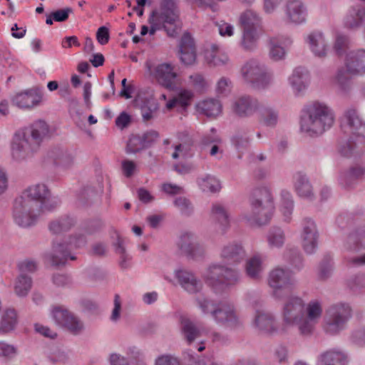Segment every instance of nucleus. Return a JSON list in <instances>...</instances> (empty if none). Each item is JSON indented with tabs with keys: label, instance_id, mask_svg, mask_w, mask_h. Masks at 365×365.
I'll return each mask as SVG.
<instances>
[{
	"label": "nucleus",
	"instance_id": "obj_1",
	"mask_svg": "<svg viewBox=\"0 0 365 365\" xmlns=\"http://www.w3.org/2000/svg\"><path fill=\"white\" fill-rule=\"evenodd\" d=\"M145 76L164 88H173L178 81V73L172 62L154 58L145 62Z\"/></svg>",
	"mask_w": 365,
	"mask_h": 365
},
{
	"label": "nucleus",
	"instance_id": "obj_2",
	"mask_svg": "<svg viewBox=\"0 0 365 365\" xmlns=\"http://www.w3.org/2000/svg\"><path fill=\"white\" fill-rule=\"evenodd\" d=\"M334 123V115L330 108L321 103L314 104L309 114L302 118L301 128L307 133L319 134L330 128Z\"/></svg>",
	"mask_w": 365,
	"mask_h": 365
},
{
	"label": "nucleus",
	"instance_id": "obj_3",
	"mask_svg": "<svg viewBox=\"0 0 365 365\" xmlns=\"http://www.w3.org/2000/svg\"><path fill=\"white\" fill-rule=\"evenodd\" d=\"M36 150L30 138H26L25 134L18 133L14 136L11 148V154L14 160H24Z\"/></svg>",
	"mask_w": 365,
	"mask_h": 365
},
{
	"label": "nucleus",
	"instance_id": "obj_4",
	"mask_svg": "<svg viewBox=\"0 0 365 365\" xmlns=\"http://www.w3.org/2000/svg\"><path fill=\"white\" fill-rule=\"evenodd\" d=\"M51 317L58 325L65 327L73 332H77L83 328V324L80 321L61 307L52 309Z\"/></svg>",
	"mask_w": 365,
	"mask_h": 365
},
{
	"label": "nucleus",
	"instance_id": "obj_5",
	"mask_svg": "<svg viewBox=\"0 0 365 365\" xmlns=\"http://www.w3.org/2000/svg\"><path fill=\"white\" fill-rule=\"evenodd\" d=\"M198 305L204 314L210 313L212 316L219 322H227L235 319L233 312L228 307H222L215 308V307L205 299L198 300Z\"/></svg>",
	"mask_w": 365,
	"mask_h": 365
},
{
	"label": "nucleus",
	"instance_id": "obj_6",
	"mask_svg": "<svg viewBox=\"0 0 365 365\" xmlns=\"http://www.w3.org/2000/svg\"><path fill=\"white\" fill-rule=\"evenodd\" d=\"M37 209L30 205L29 200H20L16 202L14 217L15 222L21 227H28L33 223L34 216L31 212Z\"/></svg>",
	"mask_w": 365,
	"mask_h": 365
},
{
	"label": "nucleus",
	"instance_id": "obj_7",
	"mask_svg": "<svg viewBox=\"0 0 365 365\" xmlns=\"http://www.w3.org/2000/svg\"><path fill=\"white\" fill-rule=\"evenodd\" d=\"M42 95L37 89H29L17 93L13 98V102L22 108H31L40 104Z\"/></svg>",
	"mask_w": 365,
	"mask_h": 365
},
{
	"label": "nucleus",
	"instance_id": "obj_8",
	"mask_svg": "<svg viewBox=\"0 0 365 365\" xmlns=\"http://www.w3.org/2000/svg\"><path fill=\"white\" fill-rule=\"evenodd\" d=\"M178 19V12L175 6L165 7L160 14L153 12L149 19L151 26V33L155 32L158 23H163L165 27L175 24Z\"/></svg>",
	"mask_w": 365,
	"mask_h": 365
},
{
	"label": "nucleus",
	"instance_id": "obj_9",
	"mask_svg": "<svg viewBox=\"0 0 365 365\" xmlns=\"http://www.w3.org/2000/svg\"><path fill=\"white\" fill-rule=\"evenodd\" d=\"M302 244L308 253H312L317 242V230L314 222L312 220L304 222L301 234Z\"/></svg>",
	"mask_w": 365,
	"mask_h": 365
},
{
	"label": "nucleus",
	"instance_id": "obj_10",
	"mask_svg": "<svg viewBox=\"0 0 365 365\" xmlns=\"http://www.w3.org/2000/svg\"><path fill=\"white\" fill-rule=\"evenodd\" d=\"M48 196V190L44 184H36L31 186L26 191V198L30 205L36 208L42 207Z\"/></svg>",
	"mask_w": 365,
	"mask_h": 365
},
{
	"label": "nucleus",
	"instance_id": "obj_11",
	"mask_svg": "<svg viewBox=\"0 0 365 365\" xmlns=\"http://www.w3.org/2000/svg\"><path fill=\"white\" fill-rule=\"evenodd\" d=\"M272 210V204L268 200L264 202L263 205L260 202L256 201L253 203L252 207V220L257 225L264 224L270 218Z\"/></svg>",
	"mask_w": 365,
	"mask_h": 365
},
{
	"label": "nucleus",
	"instance_id": "obj_12",
	"mask_svg": "<svg viewBox=\"0 0 365 365\" xmlns=\"http://www.w3.org/2000/svg\"><path fill=\"white\" fill-rule=\"evenodd\" d=\"M346 71L350 74L365 73V51L350 54L346 63Z\"/></svg>",
	"mask_w": 365,
	"mask_h": 365
},
{
	"label": "nucleus",
	"instance_id": "obj_13",
	"mask_svg": "<svg viewBox=\"0 0 365 365\" xmlns=\"http://www.w3.org/2000/svg\"><path fill=\"white\" fill-rule=\"evenodd\" d=\"M180 59L185 65H192L196 61L193 41L188 34L184 35L181 40Z\"/></svg>",
	"mask_w": 365,
	"mask_h": 365
},
{
	"label": "nucleus",
	"instance_id": "obj_14",
	"mask_svg": "<svg viewBox=\"0 0 365 365\" xmlns=\"http://www.w3.org/2000/svg\"><path fill=\"white\" fill-rule=\"evenodd\" d=\"M322 314V309L319 304L311 303L307 308V317L299 324V329L303 334H307L312 330L313 325Z\"/></svg>",
	"mask_w": 365,
	"mask_h": 365
},
{
	"label": "nucleus",
	"instance_id": "obj_15",
	"mask_svg": "<svg viewBox=\"0 0 365 365\" xmlns=\"http://www.w3.org/2000/svg\"><path fill=\"white\" fill-rule=\"evenodd\" d=\"M333 317L331 322L327 326V331L330 333H334L344 327V324L349 317V310L344 307H336L331 310Z\"/></svg>",
	"mask_w": 365,
	"mask_h": 365
},
{
	"label": "nucleus",
	"instance_id": "obj_16",
	"mask_svg": "<svg viewBox=\"0 0 365 365\" xmlns=\"http://www.w3.org/2000/svg\"><path fill=\"white\" fill-rule=\"evenodd\" d=\"M303 302L298 297H292L286 304L284 308V317L289 322L297 321L303 312Z\"/></svg>",
	"mask_w": 365,
	"mask_h": 365
},
{
	"label": "nucleus",
	"instance_id": "obj_17",
	"mask_svg": "<svg viewBox=\"0 0 365 365\" xmlns=\"http://www.w3.org/2000/svg\"><path fill=\"white\" fill-rule=\"evenodd\" d=\"M286 14L293 23H301L305 19V10L299 0H292L287 4Z\"/></svg>",
	"mask_w": 365,
	"mask_h": 365
},
{
	"label": "nucleus",
	"instance_id": "obj_18",
	"mask_svg": "<svg viewBox=\"0 0 365 365\" xmlns=\"http://www.w3.org/2000/svg\"><path fill=\"white\" fill-rule=\"evenodd\" d=\"M47 125L43 122H38L33 125L30 128L29 133L26 135V138H29L32 145L36 149L39 142L48 133Z\"/></svg>",
	"mask_w": 365,
	"mask_h": 365
},
{
	"label": "nucleus",
	"instance_id": "obj_19",
	"mask_svg": "<svg viewBox=\"0 0 365 365\" xmlns=\"http://www.w3.org/2000/svg\"><path fill=\"white\" fill-rule=\"evenodd\" d=\"M18 319L16 313L11 309L4 312L0 318V331L8 332L14 329L17 324Z\"/></svg>",
	"mask_w": 365,
	"mask_h": 365
},
{
	"label": "nucleus",
	"instance_id": "obj_20",
	"mask_svg": "<svg viewBox=\"0 0 365 365\" xmlns=\"http://www.w3.org/2000/svg\"><path fill=\"white\" fill-rule=\"evenodd\" d=\"M176 277L182 286L188 292H192L197 289V281L193 275L186 270L179 269L175 271Z\"/></svg>",
	"mask_w": 365,
	"mask_h": 365
},
{
	"label": "nucleus",
	"instance_id": "obj_21",
	"mask_svg": "<svg viewBox=\"0 0 365 365\" xmlns=\"http://www.w3.org/2000/svg\"><path fill=\"white\" fill-rule=\"evenodd\" d=\"M269 284L274 289L285 288L288 284V275L283 269H275L269 274Z\"/></svg>",
	"mask_w": 365,
	"mask_h": 365
},
{
	"label": "nucleus",
	"instance_id": "obj_22",
	"mask_svg": "<svg viewBox=\"0 0 365 365\" xmlns=\"http://www.w3.org/2000/svg\"><path fill=\"white\" fill-rule=\"evenodd\" d=\"M309 43L312 51L319 56L326 55L327 48L325 44V40L320 34H312L309 36Z\"/></svg>",
	"mask_w": 365,
	"mask_h": 365
},
{
	"label": "nucleus",
	"instance_id": "obj_23",
	"mask_svg": "<svg viewBox=\"0 0 365 365\" xmlns=\"http://www.w3.org/2000/svg\"><path fill=\"white\" fill-rule=\"evenodd\" d=\"M197 108L207 116H216L221 112V105L215 100H205L197 103Z\"/></svg>",
	"mask_w": 365,
	"mask_h": 365
},
{
	"label": "nucleus",
	"instance_id": "obj_24",
	"mask_svg": "<svg viewBox=\"0 0 365 365\" xmlns=\"http://www.w3.org/2000/svg\"><path fill=\"white\" fill-rule=\"evenodd\" d=\"M345 356L339 351L327 352L322 356L321 365H343Z\"/></svg>",
	"mask_w": 365,
	"mask_h": 365
},
{
	"label": "nucleus",
	"instance_id": "obj_25",
	"mask_svg": "<svg viewBox=\"0 0 365 365\" xmlns=\"http://www.w3.org/2000/svg\"><path fill=\"white\" fill-rule=\"evenodd\" d=\"M255 110V106L247 98L239 99L235 104V110L239 115H248Z\"/></svg>",
	"mask_w": 365,
	"mask_h": 365
},
{
	"label": "nucleus",
	"instance_id": "obj_26",
	"mask_svg": "<svg viewBox=\"0 0 365 365\" xmlns=\"http://www.w3.org/2000/svg\"><path fill=\"white\" fill-rule=\"evenodd\" d=\"M206 57L210 63L215 66L223 64L228 60L225 55H222V58L220 57V53L217 46H212L211 49L206 52Z\"/></svg>",
	"mask_w": 365,
	"mask_h": 365
},
{
	"label": "nucleus",
	"instance_id": "obj_27",
	"mask_svg": "<svg viewBox=\"0 0 365 365\" xmlns=\"http://www.w3.org/2000/svg\"><path fill=\"white\" fill-rule=\"evenodd\" d=\"M31 288V280L29 277L21 276L15 284V291L19 296L26 295Z\"/></svg>",
	"mask_w": 365,
	"mask_h": 365
},
{
	"label": "nucleus",
	"instance_id": "obj_28",
	"mask_svg": "<svg viewBox=\"0 0 365 365\" xmlns=\"http://www.w3.org/2000/svg\"><path fill=\"white\" fill-rule=\"evenodd\" d=\"M261 270V261L258 257H253L248 260L246 271L250 277H256Z\"/></svg>",
	"mask_w": 365,
	"mask_h": 365
},
{
	"label": "nucleus",
	"instance_id": "obj_29",
	"mask_svg": "<svg viewBox=\"0 0 365 365\" xmlns=\"http://www.w3.org/2000/svg\"><path fill=\"white\" fill-rule=\"evenodd\" d=\"M200 185L203 191L214 192L220 189V182L212 177H207L202 180Z\"/></svg>",
	"mask_w": 365,
	"mask_h": 365
},
{
	"label": "nucleus",
	"instance_id": "obj_30",
	"mask_svg": "<svg viewBox=\"0 0 365 365\" xmlns=\"http://www.w3.org/2000/svg\"><path fill=\"white\" fill-rule=\"evenodd\" d=\"M257 326L260 329L265 330L267 331H273L272 325L273 322L270 317L265 314H262L257 316L255 320Z\"/></svg>",
	"mask_w": 365,
	"mask_h": 365
},
{
	"label": "nucleus",
	"instance_id": "obj_31",
	"mask_svg": "<svg viewBox=\"0 0 365 365\" xmlns=\"http://www.w3.org/2000/svg\"><path fill=\"white\" fill-rule=\"evenodd\" d=\"M257 36L253 31H246L244 32L242 38V46L245 49H252L256 46Z\"/></svg>",
	"mask_w": 365,
	"mask_h": 365
},
{
	"label": "nucleus",
	"instance_id": "obj_32",
	"mask_svg": "<svg viewBox=\"0 0 365 365\" xmlns=\"http://www.w3.org/2000/svg\"><path fill=\"white\" fill-rule=\"evenodd\" d=\"M296 190L302 197H309L311 194V186L304 178H300L296 182Z\"/></svg>",
	"mask_w": 365,
	"mask_h": 365
},
{
	"label": "nucleus",
	"instance_id": "obj_33",
	"mask_svg": "<svg viewBox=\"0 0 365 365\" xmlns=\"http://www.w3.org/2000/svg\"><path fill=\"white\" fill-rule=\"evenodd\" d=\"M176 97L178 101V106L181 108H185L190 104L193 98V94L190 91L181 90L178 92Z\"/></svg>",
	"mask_w": 365,
	"mask_h": 365
},
{
	"label": "nucleus",
	"instance_id": "obj_34",
	"mask_svg": "<svg viewBox=\"0 0 365 365\" xmlns=\"http://www.w3.org/2000/svg\"><path fill=\"white\" fill-rule=\"evenodd\" d=\"M344 120L346 124L350 127L357 128L361 125V123L356 115V113L354 109H349L344 117Z\"/></svg>",
	"mask_w": 365,
	"mask_h": 365
},
{
	"label": "nucleus",
	"instance_id": "obj_35",
	"mask_svg": "<svg viewBox=\"0 0 365 365\" xmlns=\"http://www.w3.org/2000/svg\"><path fill=\"white\" fill-rule=\"evenodd\" d=\"M182 331L189 342L194 340L198 336V331L195 329L192 323L188 321L184 322Z\"/></svg>",
	"mask_w": 365,
	"mask_h": 365
},
{
	"label": "nucleus",
	"instance_id": "obj_36",
	"mask_svg": "<svg viewBox=\"0 0 365 365\" xmlns=\"http://www.w3.org/2000/svg\"><path fill=\"white\" fill-rule=\"evenodd\" d=\"M110 39L109 29L103 26L98 29L96 31V40L101 45H106Z\"/></svg>",
	"mask_w": 365,
	"mask_h": 365
},
{
	"label": "nucleus",
	"instance_id": "obj_37",
	"mask_svg": "<svg viewBox=\"0 0 365 365\" xmlns=\"http://www.w3.org/2000/svg\"><path fill=\"white\" fill-rule=\"evenodd\" d=\"M158 138L157 133L153 131L150 133H147L143 135L141 138H134L133 140L138 141L140 143L142 148L146 147L150 143L155 142Z\"/></svg>",
	"mask_w": 365,
	"mask_h": 365
},
{
	"label": "nucleus",
	"instance_id": "obj_38",
	"mask_svg": "<svg viewBox=\"0 0 365 365\" xmlns=\"http://www.w3.org/2000/svg\"><path fill=\"white\" fill-rule=\"evenodd\" d=\"M212 217L221 224H225L227 220V215L225 210L220 205H215L212 208Z\"/></svg>",
	"mask_w": 365,
	"mask_h": 365
},
{
	"label": "nucleus",
	"instance_id": "obj_39",
	"mask_svg": "<svg viewBox=\"0 0 365 365\" xmlns=\"http://www.w3.org/2000/svg\"><path fill=\"white\" fill-rule=\"evenodd\" d=\"M213 276H220L225 278H228L230 276H232L231 272L228 271L227 269H225L220 267L217 266H213L207 270V273L206 274L207 277Z\"/></svg>",
	"mask_w": 365,
	"mask_h": 365
},
{
	"label": "nucleus",
	"instance_id": "obj_40",
	"mask_svg": "<svg viewBox=\"0 0 365 365\" xmlns=\"http://www.w3.org/2000/svg\"><path fill=\"white\" fill-rule=\"evenodd\" d=\"M285 54L286 51L283 47L278 45L277 43H272L270 50V56L273 60H280Z\"/></svg>",
	"mask_w": 365,
	"mask_h": 365
},
{
	"label": "nucleus",
	"instance_id": "obj_41",
	"mask_svg": "<svg viewBox=\"0 0 365 365\" xmlns=\"http://www.w3.org/2000/svg\"><path fill=\"white\" fill-rule=\"evenodd\" d=\"M121 302L119 295L115 294L113 300V309L110 315V319L113 322H117L120 316Z\"/></svg>",
	"mask_w": 365,
	"mask_h": 365
},
{
	"label": "nucleus",
	"instance_id": "obj_42",
	"mask_svg": "<svg viewBox=\"0 0 365 365\" xmlns=\"http://www.w3.org/2000/svg\"><path fill=\"white\" fill-rule=\"evenodd\" d=\"M364 21H365V10L361 9L357 12L356 19H352V17L348 16L346 20V24L350 27H354Z\"/></svg>",
	"mask_w": 365,
	"mask_h": 365
},
{
	"label": "nucleus",
	"instance_id": "obj_43",
	"mask_svg": "<svg viewBox=\"0 0 365 365\" xmlns=\"http://www.w3.org/2000/svg\"><path fill=\"white\" fill-rule=\"evenodd\" d=\"M269 242L272 246L279 247L283 244L284 235L279 230L270 234Z\"/></svg>",
	"mask_w": 365,
	"mask_h": 365
},
{
	"label": "nucleus",
	"instance_id": "obj_44",
	"mask_svg": "<svg viewBox=\"0 0 365 365\" xmlns=\"http://www.w3.org/2000/svg\"><path fill=\"white\" fill-rule=\"evenodd\" d=\"M289 194L286 193L285 195V200L282 205L281 210L284 214L285 218H289L292 212V202L289 200Z\"/></svg>",
	"mask_w": 365,
	"mask_h": 365
},
{
	"label": "nucleus",
	"instance_id": "obj_45",
	"mask_svg": "<svg viewBox=\"0 0 365 365\" xmlns=\"http://www.w3.org/2000/svg\"><path fill=\"white\" fill-rule=\"evenodd\" d=\"M80 46L81 43L75 36H67L61 42V46L64 48H70L73 46L79 47Z\"/></svg>",
	"mask_w": 365,
	"mask_h": 365
},
{
	"label": "nucleus",
	"instance_id": "obj_46",
	"mask_svg": "<svg viewBox=\"0 0 365 365\" xmlns=\"http://www.w3.org/2000/svg\"><path fill=\"white\" fill-rule=\"evenodd\" d=\"M218 27L220 34L222 36H231L234 34L233 26L228 23L222 22Z\"/></svg>",
	"mask_w": 365,
	"mask_h": 365
},
{
	"label": "nucleus",
	"instance_id": "obj_47",
	"mask_svg": "<svg viewBox=\"0 0 365 365\" xmlns=\"http://www.w3.org/2000/svg\"><path fill=\"white\" fill-rule=\"evenodd\" d=\"M130 122V117L125 113H120V115L115 120V124L120 129H123L127 127Z\"/></svg>",
	"mask_w": 365,
	"mask_h": 365
},
{
	"label": "nucleus",
	"instance_id": "obj_48",
	"mask_svg": "<svg viewBox=\"0 0 365 365\" xmlns=\"http://www.w3.org/2000/svg\"><path fill=\"white\" fill-rule=\"evenodd\" d=\"M156 365H179L178 361L171 356H160L156 361Z\"/></svg>",
	"mask_w": 365,
	"mask_h": 365
},
{
	"label": "nucleus",
	"instance_id": "obj_49",
	"mask_svg": "<svg viewBox=\"0 0 365 365\" xmlns=\"http://www.w3.org/2000/svg\"><path fill=\"white\" fill-rule=\"evenodd\" d=\"M188 154V148L185 145H178L175 148L174 153L172 154L173 159L182 158Z\"/></svg>",
	"mask_w": 365,
	"mask_h": 365
},
{
	"label": "nucleus",
	"instance_id": "obj_50",
	"mask_svg": "<svg viewBox=\"0 0 365 365\" xmlns=\"http://www.w3.org/2000/svg\"><path fill=\"white\" fill-rule=\"evenodd\" d=\"M69 12L70 9L58 10L52 14V17L56 21H63L68 19Z\"/></svg>",
	"mask_w": 365,
	"mask_h": 365
},
{
	"label": "nucleus",
	"instance_id": "obj_51",
	"mask_svg": "<svg viewBox=\"0 0 365 365\" xmlns=\"http://www.w3.org/2000/svg\"><path fill=\"white\" fill-rule=\"evenodd\" d=\"M15 353L14 348L4 342H0V356H11Z\"/></svg>",
	"mask_w": 365,
	"mask_h": 365
},
{
	"label": "nucleus",
	"instance_id": "obj_52",
	"mask_svg": "<svg viewBox=\"0 0 365 365\" xmlns=\"http://www.w3.org/2000/svg\"><path fill=\"white\" fill-rule=\"evenodd\" d=\"M91 88L92 85L90 82H86L84 83L83 89V99L86 104L90 107L91 105Z\"/></svg>",
	"mask_w": 365,
	"mask_h": 365
},
{
	"label": "nucleus",
	"instance_id": "obj_53",
	"mask_svg": "<svg viewBox=\"0 0 365 365\" xmlns=\"http://www.w3.org/2000/svg\"><path fill=\"white\" fill-rule=\"evenodd\" d=\"M189 84L193 87L200 88L204 86V79L200 75L195 74L189 77Z\"/></svg>",
	"mask_w": 365,
	"mask_h": 365
},
{
	"label": "nucleus",
	"instance_id": "obj_54",
	"mask_svg": "<svg viewBox=\"0 0 365 365\" xmlns=\"http://www.w3.org/2000/svg\"><path fill=\"white\" fill-rule=\"evenodd\" d=\"M19 268L22 272H31L36 269V264L32 261L24 260L21 262Z\"/></svg>",
	"mask_w": 365,
	"mask_h": 365
},
{
	"label": "nucleus",
	"instance_id": "obj_55",
	"mask_svg": "<svg viewBox=\"0 0 365 365\" xmlns=\"http://www.w3.org/2000/svg\"><path fill=\"white\" fill-rule=\"evenodd\" d=\"M123 169L125 175L129 177L134 173L136 166L133 162L126 160L123 163Z\"/></svg>",
	"mask_w": 365,
	"mask_h": 365
},
{
	"label": "nucleus",
	"instance_id": "obj_56",
	"mask_svg": "<svg viewBox=\"0 0 365 365\" xmlns=\"http://www.w3.org/2000/svg\"><path fill=\"white\" fill-rule=\"evenodd\" d=\"M8 188V177L6 172L0 168V194L4 193Z\"/></svg>",
	"mask_w": 365,
	"mask_h": 365
},
{
	"label": "nucleus",
	"instance_id": "obj_57",
	"mask_svg": "<svg viewBox=\"0 0 365 365\" xmlns=\"http://www.w3.org/2000/svg\"><path fill=\"white\" fill-rule=\"evenodd\" d=\"M35 329L37 332L47 337L53 338L56 335V334L50 330L49 328L42 325L36 324Z\"/></svg>",
	"mask_w": 365,
	"mask_h": 365
},
{
	"label": "nucleus",
	"instance_id": "obj_58",
	"mask_svg": "<svg viewBox=\"0 0 365 365\" xmlns=\"http://www.w3.org/2000/svg\"><path fill=\"white\" fill-rule=\"evenodd\" d=\"M163 190L168 194H177L179 193L182 188L176 185L165 183L162 186Z\"/></svg>",
	"mask_w": 365,
	"mask_h": 365
},
{
	"label": "nucleus",
	"instance_id": "obj_59",
	"mask_svg": "<svg viewBox=\"0 0 365 365\" xmlns=\"http://www.w3.org/2000/svg\"><path fill=\"white\" fill-rule=\"evenodd\" d=\"M110 364L111 365H128L125 359L117 354L110 355Z\"/></svg>",
	"mask_w": 365,
	"mask_h": 365
},
{
	"label": "nucleus",
	"instance_id": "obj_60",
	"mask_svg": "<svg viewBox=\"0 0 365 365\" xmlns=\"http://www.w3.org/2000/svg\"><path fill=\"white\" fill-rule=\"evenodd\" d=\"M279 2V0H265L264 9L266 12L271 13L277 7Z\"/></svg>",
	"mask_w": 365,
	"mask_h": 365
},
{
	"label": "nucleus",
	"instance_id": "obj_61",
	"mask_svg": "<svg viewBox=\"0 0 365 365\" xmlns=\"http://www.w3.org/2000/svg\"><path fill=\"white\" fill-rule=\"evenodd\" d=\"M139 199L143 202H148L153 200V197L150 192L145 190L140 189L138 190Z\"/></svg>",
	"mask_w": 365,
	"mask_h": 365
},
{
	"label": "nucleus",
	"instance_id": "obj_62",
	"mask_svg": "<svg viewBox=\"0 0 365 365\" xmlns=\"http://www.w3.org/2000/svg\"><path fill=\"white\" fill-rule=\"evenodd\" d=\"M91 62L95 67L102 66L104 62V57L101 53H96L93 56V58L91 60Z\"/></svg>",
	"mask_w": 365,
	"mask_h": 365
},
{
	"label": "nucleus",
	"instance_id": "obj_63",
	"mask_svg": "<svg viewBox=\"0 0 365 365\" xmlns=\"http://www.w3.org/2000/svg\"><path fill=\"white\" fill-rule=\"evenodd\" d=\"M95 46L94 43L91 37H86L85 38V45H84V51L87 53H91L94 51Z\"/></svg>",
	"mask_w": 365,
	"mask_h": 365
},
{
	"label": "nucleus",
	"instance_id": "obj_64",
	"mask_svg": "<svg viewBox=\"0 0 365 365\" xmlns=\"http://www.w3.org/2000/svg\"><path fill=\"white\" fill-rule=\"evenodd\" d=\"M158 297V294L155 292H149L143 295V302L148 304H150L154 302Z\"/></svg>",
	"mask_w": 365,
	"mask_h": 365
}]
</instances>
